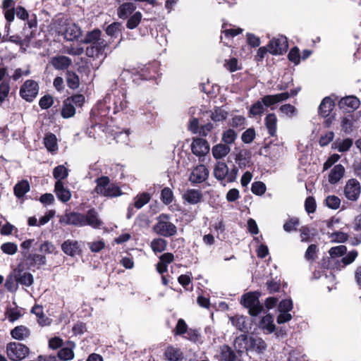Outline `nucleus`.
I'll return each instance as SVG.
<instances>
[{
	"label": "nucleus",
	"mask_w": 361,
	"mask_h": 361,
	"mask_svg": "<svg viewBox=\"0 0 361 361\" xmlns=\"http://www.w3.org/2000/svg\"><path fill=\"white\" fill-rule=\"evenodd\" d=\"M96 187L94 192L100 195L107 197H115L122 195L120 188L115 183H111L107 176H102L95 180Z\"/></svg>",
	"instance_id": "nucleus-1"
},
{
	"label": "nucleus",
	"mask_w": 361,
	"mask_h": 361,
	"mask_svg": "<svg viewBox=\"0 0 361 361\" xmlns=\"http://www.w3.org/2000/svg\"><path fill=\"white\" fill-rule=\"evenodd\" d=\"M154 231L159 235L169 237L177 232L176 226L169 221V216L161 214L157 218V223L154 226Z\"/></svg>",
	"instance_id": "nucleus-2"
},
{
	"label": "nucleus",
	"mask_w": 361,
	"mask_h": 361,
	"mask_svg": "<svg viewBox=\"0 0 361 361\" xmlns=\"http://www.w3.org/2000/svg\"><path fill=\"white\" fill-rule=\"evenodd\" d=\"M7 357L11 361H20L25 358L30 353L29 348L24 344L10 342L6 348Z\"/></svg>",
	"instance_id": "nucleus-3"
},
{
	"label": "nucleus",
	"mask_w": 361,
	"mask_h": 361,
	"mask_svg": "<svg viewBox=\"0 0 361 361\" xmlns=\"http://www.w3.org/2000/svg\"><path fill=\"white\" fill-rule=\"evenodd\" d=\"M238 172V169L235 166L229 171L227 165L222 161L217 162L214 168V175L216 179L229 183L236 180Z\"/></svg>",
	"instance_id": "nucleus-4"
},
{
	"label": "nucleus",
	"mask_w": 361,
	"mask_h": 361,
	"mask_svg": "<svg viewBox=\"0 0 361 361\" xmlns=\"http://www.w3.org/2000/svg\"><path fill=\"white\" fill-rule=\"evenodd\" d=\"M258 298L259 295L257 293L252 292L244 294L241 298L240 303L249 309V313L252 316H257L263 309Z\"/></svg>",
	"instance_id": "nucleus-5"
},
{
	"label": "nucleus",
	"mask_w": 361,
	"mask_h": 361,
	"mask_svg": "<svg viewBox=\"0 0 361 361\" xmlns=\"http://www.w3.org/2000/svg\"><path fill=\"white\" fill-rule=\"evenodd\" d=\"M58 32L63 35L64 38L68 41L78 39L82 35L80 27L71 22L63 23L59 27Z\"/></svg>",
	"instance_id": "nucleus-6"
},
{
	"label": "nucleus",
	"mask_w": 361,
	"mask_h": 361,
	"mask_svg": "<svg viewBox=\"0 0 361 361\" xmlns=\"http://www.w3.org/2000/svg\"><path fill=\"white\" fill-rule=\"evenodd\" d=\"M38 92V84L34 80H27L22 85L20 94L26 101L32 102L37 97Z\"/></svg>",
	"instance_id": "nucleus-7"
},
{
	"label": "nucleus",
	"mask_w": 361,
	"mask_h": 361,
	"mask_svg": "<svg viewBox=\"0 0 361 361\" xmlns=\"http://www.w3.org/2000/svg\"><path fill=\"white\" fill-rule=\"evenodd\" d=\"M59 223L78 227L85 226V214L78 212L66 213L59 218Z\"/></svg>",
	"instance_id": "nucleus-8"
},
{
	"label": "nucleus",
	"mask_w": 361,
	"mask_h": 361,
	"mask_svg": "<svg viewBox=\"0 0 361 361\" xmlns=\"http://www.w3.org/2000/svg\"><path fill=\"white\" fill-rule=\"evenodd\" d=\"M288 47V41L286 37L279 36L271 39L269 44V51L274 55H281L285 53Z\"/></svg>",
	"instance_id": "nucleus-9"
},
{
	"label": "nucleus",
	"mask_w": 361,
	"mask_h": 361,
	"mask_svg": "<svg viewBox=\"0 0 361 361\" xmlns=\"http://www.w3.org/2000/svg\"><path fill=\"white\" fill-rule=\"evenodd\" d=\"M361 187L359 181L355 178L349 179L344 188V194L346 198L351 201H355L360 197Z\"/></svg>",
	"instance_id": "nucleus-10"
},
{
	"label": "nucleus",
	"mask_w": 361,
	"mask_h": 361,
	"mask_svg": "<svg viewBox=\"0 0 361 361\" xmlns=\"http://www.w3.org/2000/svg\"><path fill=\"white\" fill-rule=\"evenodd\" d=\"M86 49V54L89 57L99 58L100 56L104 55L105 49L107 47L108 44L102 38L99 39Z\"/></svg>",
	"instance_id": "nucleus-11"
},
{
	"label": "nucleus",
	"mask_w": 361,
	"mask_h": 361,
	"mask_svg": "<svg viewBox=\"0 0 361 361\" xmlns=\"http://www.w3.org/2000/svg\"><path fill=\"white\" fill-rule=\"evenodd\" d=\"M209 176V171L207 167L200 164L195 167L190 175L189 180L193 183L204 182Z\"/></svg>",
	"instance_id": "nucleus-12"
},
{
	"label": "nucleus",
	"mask_w": 361,
	"mask_h": 361,
	"mask_svg": "<svg viewBox=\"0 0 361 361\" xmlns=\"http://www.w3.org/2000/svg\"><path fill=\"white\" fill-rule=\"evenodd\" d=\"M192 152L196 156L202 157L209 151L208 142L202 138L194 139L191 145Z\"/></svg>",
	"instance_id": "nucleus-13"
},
{
	"label": "nucleus",
	"mask_w": 361,
	"mask_h": 361,
	"mask_svg": "<svg viewBox=\"0 0 361 361\" xmlns=\"http://www.w3.org/2000/svg\"><path fill=\"white\" fill-rule=\"evenodd\" d=\"M267 348L266 342L260 337L250 336L248 340V349L258 354L264 353Z\"/></svg>",
	"instance_id": "nucleus-14"
},
{
	"label": "nucleus",
	"mask_w": 361,
	"mask_h": 361,
	"mask_svg": "<svg viewBox=\"0 0 361 361\" xmlns=\"http://www.w3.org/2000/svg\"><path fill=\"white\" fill-rule=\"evenodd\" d=\"M339 107L345 111H353L360 106L359 99L353 96H348L342 98L338 103Z\"/></svg>",
	"instance_id": "nucleus-15"
},
{
	"label": "nucleus",
	"mask_w": 361,
	"mask_h": 361,
	"mask_svg": "<svg viewBox=\"0 0 361 361\" xmlns=\"http://www.w3.org/2000/svg\"><path fill=\"white\" fill-rule=\"evenodd\" d=\"M102 224L103 223L94 209L88 210L87 214H85V226H90L93 228H99Z\"/></svg>",
	"instance_id": "nucleus-16"
},
{
	"label": "nucleus",
	"mask_w": 361,
	"mask_h": 361,
	"mask_svg": "<svg viewBox=\"0 0 361 361\" xmlns=\"http://www.w3.org/2000/svg\"><path fill=\"white\" fill-rule=\"evenodd\" d=\"M16 271V279H17V283L29 287L32 285L34 282L33 276L27 271H25L20 267L15 269Z\"/></svg>",
	"instance_id": "nucleus-17"
},
{
	"label": "nucleus",
	"mask_w": 361,
	"mask_h": 361,
	"mask_svg": "<svg viewBox=\"0 0 361 361\" xmlns=\"http://www.w3.org/2000/svg\"><path fill=\"white\" fill-rule=\"evenodd\" d=\"M290 97L288 92H282L276 94H269L263 97L262 102L265 106L269 107L281 102L287 100Z\"/></svg>",
	"instance_id": "nucleus-18"
},
{
	"label": "nucleus",
	"mask_w": 361,
	"mask_h": 361,
	"mask_svg": "<svg viewBox=\"0 0 361 361\" xmlns=\"http://www.w3.org/2000/svg\"><path fill=\"white\" fill-rule=\"evenodd\" d=\"M345 172V167L341 164L335 165L329 171L328 180L331 184H336L340 181L344 176Z\"/></svg>",
	"instance_id": "nucleus-19"
},
{
	"label": "nucleus",
	"mask_w": 361,
	"mask_h": 361,
	"mask_svg": "<svg viewBox=\"0 0 361 361\" xmlns=\"http://www.w3.org/2000/svg\"><path fill=\"white\" fill-rule=\"evenodd\" d=\"M75 345L72 341H68L66 346L62 347L58 352V357L63 361L72 360L74 358L73 349Z\"/></svg>",
	"instance_id": "nucleus-20"
},
{
	"label": "nucleus",
	"mask_w": 361,
	"mask_h": 361,
	"mask_svg": "<svg viewBox=\"0 0 361 361\" xmlns=\"http://www.w3.org/2000/svg\"><path fill=\"white\" fill-rule=\"evenodd\" d=\"M61 250L66 255L74 257L80 253V248L77 241L67 240L61 245Z\"/></svg>",
	"instance_id": "nucleus-21"
},
{
	"label": "nucleus",
	"mask_w": 361,
	"mask_h": 361,
	"mask_svg": "<svg viewBox=\"0 0 361 361\" xmlns=\"http://www.w3.org/2000/svg\"><path fill=\"white\" fill-rule=\"evenodd\" d=\"M71 63V59L66 56H55L53 57L50 61V63L56 70L66 69L70 66Z\"/></svg>",
	"instance_id": "nucleus-22"
},
{
	"label": "nucleus",
	"mask_w": 361,
	"mask_h": 361,
	"mask_svg": "<svg viewBox=\"0 0 361 361\" xmlns=\"http://www.w3.org/2000/svg\"><path fill=\"white\" fill-rule=\"evenodd\" d=\"M54 192L57 197L63 202L68 201L71 197V192L64 187L62 181L56 182Z\"/></svg>",
	"instance_id": "nucleus-23"
},
{
	"label": "nucleus",
	"mask_w": 361,
	"mask_h": 361,
	"mask_svg": "<svg viewBox=\"0 0 361 361\" xmlns=\"http://www.w3.org/2000/svg\"><path fill=\"white\" fill-rule=\"evenodd\" d=\"M136 6L132 2H126L120 5L117 10V15L120 18L126 19L136 9Z\"/></svg>",
	"instance_id": "nucleus-24"
},
{
	"label": "nucleus",
	"mask_w": 361,
	"mask_h": 361,
	"mask_svg": "<svg viewBox=\"0 0 361 361\" xmlns=\"http://www.w3.org/2000/svg\"><path fill=\"white\" fill-rule=\"evenodd\" d=\"M355 122L356 118L353 114L343 116L341 120L342 130L346 133L352 132L354 129Z\"/></svg>",
	"instance_id": "nucleus-25"
},
{
	"label": "nucleus",
	"mask_w": 361,
	"mask_h": 361,
	"mask_svg": "<svg viewBox=\"0 0 361 361\" xmlns=\"http://www.w3.org/2000/svg\"><path fill=\"white\" fill-rule=\"evenodd\" d=\"M30 331L25 326H18L11 331V337L16 340L23 341L30 336Z\"/></svg>",
	"instance_id": "nucleus-26"
},
{
	"label": "nucleus",
	"mask_w": 361,
	"mask_h": 361,
	"mask_svg": "<svg viewBox=\"0 0 361 361\" xmlns=\"http://www.w3.org/2000/svg\"><path fill=\"white\" fill-rule=\"evenodd\" d=\"M334 106L333 100L329 97H325L319 106V114L323 117H327Z\"/></svg>",
	"instance_id": "nucleus-27"
},
{
	"label": "nucleus",
	"mask_w": 361,
	"mask_h": 361,
	"mask_svg": "<svg viewBox=\"0 0 361 361\" xmlns=\"http://www.w3.org/2000/svg\"><path fill=\"white\" fill-rule=\"evenodd\" d=\"M183 199L189 204H195L201 201L202 194L200 191L195 189H190L185 192Z\"/></svg>",
	"instance_id": "nucleus-28"
},
{
	"label": "nucleus",
	"mask_w": 361,
	"mask_h": 361,
	"mask_svg": "<svg viewBox=\"0 0 361 361\" xmlns=\"http://www.w3.org/2000/svg\"><path fill=\"white\" fill-rule=\"evenodd\" d=\"M165 357L169 361H179L183 358V353L177 348L169 346L166 349Z\"/></svg>",
	"instance_id": "nucleus-29"
},
{
	"label": "nucleus",
	"mask_w": 361,
	"mask_h": 361,
	"mask_svg": "<svg viewBox=\"0 0 361 361\" xmlns=\"http://www.w3.org/2000/svg\"><path fill=\"white\" fill-rule=\"evenodd\" d=\"M248 340L249 336L246 335H240L236 337L233 343L235 350L238 353H243L244 350H249Z\"/></svg>",
	"instance_id": "nucleus-30"
},
{
	"label": "nucleus",
	"mask_w": 361,
	"mask_h": 361,
	"mask_svg": "<svg viewBox=\"0 0 361 361\" xmlns=\"http://www.w3.org/2000/svg\"><path fill=\"white\" fill-rule=\"evenodd\" d=\"M265 125L271 136L276 134L277 117L274 114H269L265 118Z\"/></svg>",
	"instance_id": "nucleus-31"
},
{
	"label": "nucleus",
	"mask_w": 361,
	"mask_h": 361,
	"mask_svg": "<svg viewBox=\"0 0 361 361\" xmlns=\"http://www.w3.org/2000/svg\"><path fill=\"white\" fill-rule=\"evenodd\" d=\"M231 149L226 145L218 144L213 147L212 149L213 157L219 159L226 157L230 152Z\"/></svg>",
	"instance_id": "nucleus-32"
},
{
	"label": "nucleus",
	"mask_w": 361,
	"mask_h": 361,
	"mask_svg": "<svg viewBox=\"0 0 361 361\" xmlns=\"http://www.w3.org/2000/svg\"><path fill=\"white\" fill-rule=\"evenodd\" d=\"M44 143L48 151L55 152L58 150L57 139L55 135L52 133L46 135Z\"/></svg>",
	"instance_id": "nucleus-33"
},
{
	"label": "nucleus",
	"mask_w": 361,
	"mask_h": 361,
	"mask_svg": "<svg viewBox=\"0 0 361 361\" xmlns=\"http://www.w3.org/2000/svg\"><path fill=\"white\" fill-rule=\"evenodd\" d=\"M259 326L261 329L267 330L269 333H272L275 330L273 317L270 314L264 316L259 323Z\"/></svg>",
	"instance_id": "nucleus-34"
},
{
	"label": "nucleus",
	"mask_w": 361,
	"mask_h": 361,
	"mask_svg": "<svg viewBox=\"0 0 361 361\" xmlns=\"http://www.w3.org/2000/svg\"><path fill=\"white\" fill-rule=\"evenodd\" d=\"M75 114V107L70 102V100L66 99L63 102L61 116L64 118L73 117Z\"/></svg>",
	"instance_id": "nucleus-35"
},
{
	"label": "nucleus",
	"mask_w": 361,
	"mask_h": 361,
	"mask_svg": "<svg viewBox=\"0 0 361 361\" xmlns=\"http://www.w3.org/2000/svg\"><path fill=\"white\" fill-rule=\"evenodd\" d=\"M66 82L68 86L73 90H75L79 87L80 79L78 75L73 71H68L66 72Z\"/></svg>",
	"instance_id": "nucleus-36"
},
{
	"label": "nucleus",
	"mask_w": 361,
	"mask_h": 361,
	"mask_svg": "<svg viewBox=\"0 0 361 361\" xmlns=\"http://www.w3.org/2000/svg\"><path fill=\"white\" fill-rule=\"evenodd\" d=\"M13 190L16 197H22L30 190V184L27 180H22L15 185Z\"/></svg>",
	"instance_id": "nucleus-37"
},
{
	"label": "nucleus",
	"mask_w": 361,
	"mask_h": 361,
	"mask_svg": "<svg viewBox=\"0 0 361 361\" xmlns=\"http://www.w3.org/2000/svg\"><path fill=\"white\" fill-rule=\"evenodd\" d=\"M353 145V140L346 138L343 140L336 141L333 144L332 147L338 149L340 152H345L350 149Z\"/></svg>",
	"instance_id": "nucleus-38"
},
{
	"label": "nucleus",
	"mask_w": 361,
	"mask_h": 361,
	"mask_svg": "<svg viewBox=\"0 0 361 361\" xmlns=\"http://www.w3.org/2000/svg\"><path fill=\"white\" fill-rule=\"evenodd\" d=\"M68 176V170L63 165H59L53 170V176L56 179V181H62V180L66 178Z\"/></svg>",
	"instance_id": "nucleus-39"
},
{
	"label": "nucleus",
	"mask_w": 361,
	"mask_h": 361,
	"mask_svg": "<svg viewBox=\"0 0 361 361\" xmlns=\"http://www.w3.org/2000/svg\"><path fill=\"white\" fill-rule=\"evenodd\" d=\"M230 321L233 326L240 331H245L246 326V318L243 316L236 315L230 317Z\"/></svg>",
	"instance_id": "nucleus-40"
},
{
	"label": "nucleus",
	"mask_w": 361,
	"mask_h": 361,
	"mask_svg": "<svg viewBox=\"0 0 361 361\" xmlns=\"http://www.w3.org/2000/svg\"><path fill=\"white\" fill-rule=\"evenodd\" d=\"M150 247L154 252H161L166 249L167 242L163 238H155L151 242Z\"/></svg>",
	"instance_id": "nucleus-41"
},
{
	"label": "nucleus",
	"mask_w": 361,
	"mask_h": 361,
	"mask_svg": "<svg viewBox=\"0 0 361 361\" xmlns=\"http://www.w3.org/2000/svg\"><path fill=\"white\" fill-rule=\"evenodd\" d=\"M150 195L147 192H143L138 194L135 198H134V206L137 209L142 208L144 205L147 204L150 200Z\"/></svg>",
	"instance_id": "nucleus-42"
},
{
	"label": "nucleus",
	"mask_w": 361,
	"mask_h": 361,
	"mask_svg": "<svg viewBox=\"0 0 361 361\" xmlns=\"http://www.w3.org/2000/svg\"><path fill=\"white\" fill-rule=\"evenodd\" d=\"M18 283H17V279H16V271L14 270L12 274L7 276L5 287L9 291L14 292L18 289Z\"/></svg>",
	"instance_id": "nucleus-43"
},
{
	"label": "nucleus",
	"mask_w": 361,
	"mask_h": 361,
	"mask_svg": "<svg viewBox=\"0 0 361 361\" xmlns=\"http://www.w3.org/2000/svg\"><path fill=\"white\" fill-rule=\"evenodd\" d=\"M102 32L99 29H95L91 32H89L86 34L84 40L82 41L85 44H91L94 43L99 39L102 38Z\"/></svg>",
	"instance_id": "nucleus-44"
},
{
	"label": "nucleus",
	"mask_w": 361,
	"mask_h": 361,
	"mask_svg": "<svg viewBox=\"0 0 361 361\" xmlns=\"http://www.w3.org/2000/svg\"><path fill=\"white\" fill-rule=\"evenodd\" d=\"M142 15L140 11L135 12L127 21L126 27L133 30L140 23Z\"/></svg>",
	"instance_id": "nucleus-45"
},
{
	"label": "nucleus",
	"mask_w": 361,
	"mask_h": 361,
	"mask_svg": "<svg viewBox=\"0 0 361 361\" xmlns=\"http://www.w3.org/2000/svg\"><path fill=\"white\" fill-rule=\"evenodd\" d=\"M221 357L225 361H235V355L231 348L228 345H224L221 349Z\"/></svg>",
	"instance_id": "nucleus-46"
},
{
	"label": "nucleus",
	"mask_w": 361,
	"mask_h": 361,
	"mask_svg": "<svg viewBox=\"0 0 361 361\" xmlns=\"http://www.w3.org/2000/svg\"><path fill=\"white\" fill-rule=\"evenodd\" d=\"M25 258L30 261L32 264L44 265L46 264V257L42 255L29 254Z\"/></svg>",
	"instance_id": "nucleus-47"
},
{
	"label": "nucleus",
	"mask_w": 361,
	"mask_h": 361,
	"mask_svg": "<svg viewBox=\"0 0 361 361\" xmlns=\"http://www.w3.org/2000/svg\"><path fill=\"white\" fill-rule=\"evenodd\" d=\"M39 251L45 255L55 254L57 252L54 245L49 241H45L40 245Z\"/></svg>",
	"instance_id": "nucleus-48"
},
{
	"label": "nucleus",
	"mask_w": 361,
	"mask_h": 361,
	"mask_svg": "<svg viewBox=\"0 0 361 361\" xmlns=\"http://www.w3.org/2000/svg\"><path fill=\"white\" fill-rule=\"evenodd\" d=\"M227 116H228V113L225 110H224L221 108H216L212 113L211 118H212V120H213L214 121H216V122L222 121L227 118Z\"/></svg>",
	"instance_id": "nucleus-49"
},
{
	"label": "nucleus",
	"mask_w": 361,
	"mask_h": 361,
	"mask_svg": "<svg viewBox=\"0 0 361 361\" xmlns=\"http://www.w3.org/2000/svg\"><path fill=\"white\" fill-rule=\"evenodd\" d=\"M1 250L5 254L13 255L16 253L18 245L14 243H5L1 245Z\"/></svg>",
	"instance_id": "nucleus-50"
},
{
	"label": "nucleus",
	"mask_w": 361,
	"mask_h": 361,
	"mask_svg": "<svg viewBox=\"0 0 361 361\" xmlns=\"http://www.w3.org/2000/svg\"><path fill=\"white\" fill-rule=\"evenodd\" d=\"M264 106H265L263 104L262 99L261 101H257V102L252 105L250 109V113L254 116L261 115L262 114H263L264 111Z\"/></svg>",
	"instance_id": "nucleus-51"
},
{
	"label": "nucleus",
	"mask_w": 361,
	"mask_h": 361,
	"mask_svg": "<svg viewBox=\"0 0 361 361\" xmlns=\"http://www.w3.org/2000/svg\"><path fill=\"white\" fill-rule=\"evenodd\" d=\"M341 204L340 199L335 195H329L326 198V205L332 209H337Z\"/></svg>",
	"instance_id": "nucleus-52"
},
{
	"label": "nucleus",
	"mask_w": 361,
	"mask_h": 361,
	"mask_svg": "<svg viewBox=\"0 0 361 361\" xmlns=\"http://www.w3.org/2000/svg\"><path fill=\"white\" fill-rule=\"evenodd\" d=\"M237 137V134L232 129L226 130L222 136V140L227 145L234 142Z\"/></svg>",
	"instance_id": "nucleus-53"
},
{
	"label": "nucleus",
	"mask_w": 361,
	"mask_h": 361,
	"mask_svg": "<svg viewBox=\"0 0 361 361\" xmlns=\"http://www.w3.org/2000/svg\"><path fill=\"white\" fill-rule=\"evenodd\" d=\"M224 66L230 72H235L240 68L238 66V60L235 58L225 60Z\"/></svg>",
	"instance_id": "nucleus-54"
},
{
	"label": "nucleus",
	"mask_w": 361,
	"mask_h": 361,
	"mask_svg": "<svg viewBox=\"0 0 361 361\" xmlns=\"http://www.w3.org/2000/svg\"><path fill=\"white\" fill-rule=\"evenodd\" d=\"M251 190L255 195H262L266 191V185L260 181L255 182L252 185Z\"/></svg>",
	"instance_id": "nucleus-55"
},
{
	"label": "nucleus",
	"mask_w": 361,
	"mask_h": 361,
	"mask_svg": "<svg viewBox=\"0 0 361 361\" xmlns=\"http://www.w3.org/2000/svg\"><path fill=\"white\" fill-rule=\"evenodd\" d=\"M347 248L345 245H338L331 247L329 253L331 257H338L345 253Z\"/></svg>",
	"instance_id": "nucleus-56"
},
{
	"label": "nucleus",
	"mask_w": 361,
	"mask_h": 361,
	"mask_svg": "<svg viewBox=\"0 0 361 361\" xmlns=\"http://www.w3.org/2000/svg\"><path fill=\"white\" fill-rule=\"evenodd\" d=\"M10 91L9 84L6 82H3L0 85V106L8 97Z\"/></svg>",
	"instance_id": "nucleus-57"
},
{
	"label": "nucleus",
	"mask_w": 361,
	"mask_h": 361,
	"mask_svg": "<svg viewBox=\"0 0 361 361\" xmlns=\"http://www.w3.org/2000/svg\"><path fill=\"white\" fill-rule=\"evenodd\" d=\"M130 130H126L125 131L120 132L116 134L115 139L117 142L123 143L125 145H128L130 142L129 138Z\"/></svg>",
	"instance_id": "nucleus-58"
},
{
	"label": "nucleus",
	"mask_w": 361,
	"mask_h": 361,
	"mask_svg": "<svg viewBox=\"0 0 361 361\" xmlns=\"http://www.w3.org/2000/svg\"><path fill=\"white\" fill-rule=\"evenodd\" d=\"M288 59L294 63L295 65L298 64L300 61V56L299 49L298 47H294L290 49L288 55Z\"/></svg>",
	"instance_id": "nucleus-59"
},
{
	"label": "nucleus",
	"mask_w": 361,
	"mask_h": 361,
	"mask_svg": "<svg viewBox=\"0 0 361 361\" xmlns=\"http://www.w3.org/2000/svg\"><path fill=\"white\" fill-rule=\"evenodd\" d=\"M35 240V239H28L23 241L20 244V247L22 249V255L24 257H26L27 255H29V250L33 245Z\"/></svg>",
	"instance_id": "nucleus-60"
},
{
	"label": "nucleus",
	"mask_w": 361,
	"mask_h": 361,
	"mask_svg": "<svg viewBox=\"0 0 361 361\" xmlns=\"http://www.w3.org/2000/svg\"><path fill=\"white\" fill-rule=\"evenodd\" d=\"M331 238L333 242L344 243L348 240V235L344 232L338 231L333 233L331 235Z\"/></svg>",
	"instance_id": "nucleus-61"
},
{
	"label": "nucleus",
	"mask_w": 361,
	"mask_h": 361,
	"mask_svg": "<svg viewBox=\"0 0 361 361\" xmlns=\"http://www.w3.org/2000/svg\"><path fill=\"white\" fill-rule=\"evenodd\" d=\"M298 219L297 218H293L283 224V229L286 232H291L296 230V227L298 226Z\"/></svg>",
	"instance_id": "nucleus-62"
},
{
	"label": "nucleus",
	"mask_w": 361,
	"mask_h": 361,
	"mask_svg": "<svg viewBox=\"0 0 361 361\" xmlns=\"http://www.w3.org/2000/svg\"><path fill=\"white\" fill-rule=\"evenodd\" d=\"M53 103V97L50 95H45L40 99L39 105L42 109H47L49 108Z\"/></svg>",
	"instance_id": "nucleus-63"
},
{
	"label": "nucleus",
	"mask_w": 361,
	"mask_h": 361,
	"mask_svg": "<svg viewBox=\"0 0 361 361\" xmlns=\"http://www.w3.org/2000/svg\"><path fill=\"white\" fill-rule=\"evenodd\" d=\"M66 99L70 100V102L73 104L75 107H81L85 102V97L82 94H75Z\"/></svg>",
	"instance_id": "nucleus-64"
}]
</instances>
